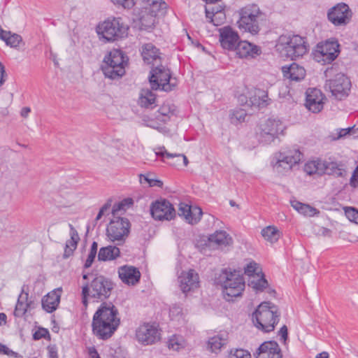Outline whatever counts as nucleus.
<instances>
[{
  "mask_svg": "<svg viewBox=\"0 0 358 358\" xmlns=\"http://www.w3.org/2000/svg\"><path fill=\"white\" fill-rule=\"evenodd\" d=\"M120 324L117 308L111 303H102L93 315L92 333L99 339L108 340Z\"/></svg>",
  "mask_w": 358,
  "mask_h": 358,
  "instance_id": "f257e3e1",
  "label": "nucleus"
},
{
  "mask_svg": "<svg viewBox=\"0 0 358 358\" xmlns=\"http://www.w3.org/2000/svg\"><path fill=\"white\" fill-rule=\"evenodd\" d=\"M113 288L114 285L109 278L101 275L94 276L82 287L83 305L87 308L89 299L96 302L103 301L109 298Z\"/></svg>",
  "mask_w": 358,
  "mask_h": 358,
  "instance_id": "f03ea898",
  "label": "nucleus"
},
{
  "mask_svg": "<svg viewBox=\"0 0 358 358\" xmlns=\"http://www.w3.org/2000/svg\"><path fill=\"white\" fill-rule=\"evenodd\" d=\"M239 15L238 28L252 35L257 34L266 22V14L257 4L246 5L240 10Z\"/></svg>",
  "mask_w": 358,
  "mask_h": 358,
  "instance_id": "7ed1b4c3",
  "label": "nucleus"
},
{
  "mask_svg": "<svg viewBox=\"0 0 358 358\" xmlns=\"http://www.w3.org/2000/svg\"><path fill=\"white\" fill-rule=\"evenodd\" d=\"M278 307L269 302L260 303L252 313V319L255 326L264 332H271L274 330L280 317Z\"/></svg>",
  "mask_w": 358,
  "mask_h": 358,
  "instance_id": "20e7f679",
  "label": "nucleus"
},
{
  "mask_svg": "<svg viewBox=\"0 0 358 358\" xmlns=\"http://www.w3.org/2000/svg\"><path fill=\"white\" fill-rule=\"evenodd\" d=\"M215 283L222 287L225 299L230 301L240 296L245 289V280L239 271L223 269L215 278Z\"/></svg>",
  "mask_w": 358,
  "mask_h": 358,
  "instance_id": "39448f33",
  "label": "nucleus"
},
{
  "mask_svg": "<svg viewBox=\"0 0 358 358\" xmlns=\"http://www.w3.org/2000/svg\"><path fill=\"white\" fill-rule=\"evenodd\" d=\"M278 49L282 56L296 59L308 52V45L306 38L299 35L281 36Z\"/></svg>",
  "mask_w": 358,
  "mask_h": 358,
  "instance_id": "423d86ee",
  "label": "nucleus"
},
{
  "mask_svg": "<svg viewBox=\"0 0 358 358\" xmlns=\"http://www.w3.org/2000/svg\"><path fill=\"white\" fill-rule=\"evenodd\" d=\"M123 52L114 49L104 57L101 70L104 76L112 80L119 79L125 73Z\"/></svg>",
  "mask_w": 358,
  "mask_h": 358,
  "instance_id": "0eeeda50",
  "label": "nucleus"
},
{
  "mask_svg": "<svg viewBox=\"0 0 358 358\" xmlns=\"http://www.w3.org/2000/svg\"><path fill=\"white\" fill-rule=\"evenodd\" d=\"M127 30L128 27L122 22L120 17L107 19L96 28L97 34L106 41H114L127 36Z\"/></svg>",
  "mask_w": 358,
  "mask_h": 358,
  "instance_id": "6e6552de",
  "label": "nucleus"
},
{
  "mask_svg": "<svg viewBox=\"0 0 358 358\" xmlns=\"http://www.w3.org/2000/svg\"><path fill=\"white\" fill-rule=\"evenodd\" d=\"M149 80L153 90L161 89L168 92L177 86V80L171 77L170 70L159 64L151 70Z\"/></svg>",
  "mask_w": 358,
  "mask_h": 358,
  "instance_id": "1a4fd4ad",
  "label": "nucleus"
},
{
  "mask_svg": "<svg viewBox=\"0 0 358 358\" xmlns=\"http://www.w3.org/2000/svg\"><path fill=\"white\" fill-rule=\"evenodd\" d=\"M303 154L299 150L287 152H280L271 162L273 170L279 174L285 175L290 171L293 166L302 159Z\"/></svg>",
  "mask_w": 358,
  "mask_h": 358,
  "instance_id": "9d476101",
  "label": "nucleus"
},
{
  "mask_svg": "<svg viewBox=\"0 0 358 358\" xmlns=\"http://www.w3.org/2000/svg\"><path fill=\"white\" fill-rule=\"evenodd\" d=\"M130 225L128 219L115 217L106 228V235L112 242L124 243L130 232Z\"/></svg>",
  "mask_w": 358,
  "mask_h": 358,
  "instance_id": "9b49d317",
  "label": "nucleus"
},
{
  "mask_svg": "<svg viewBox=\"0 0 358 358\" xmlns=\"http://www.w3.org/2000/svg\"><path fill=\"white\" fill-rule=\"evenodd\" d=\"M339 46L338 41L334 38L318 43L314 53L315 59L323 64L332 62L338 56Z\"/></svg>",
  "mask_w": 358,
  "mask_h": 358,
  "instance_id": "f8f14e48",
  "label": "nucleus"
},
{
  "mask_svg": "<svg viewBox=\"0 0 358 358\" xmlns=\"http://www.w3.org/2000/svg\"><path fill=\"white\" fill-rule=\"evenodd\" d=\"M351 85L350 78L342 73H337L326 83V87L329 89L332 96L338 100H343L349 95Z\"/></svg>",
  "mask_w": 358,
  "mask_h": 358,
  "instance_id": "ddd939ff",
  "label": "nucleus"
},
{
  "mask_svg": "<svg viewBox=\"0 0 358 358\" xmlns=\"http://www.w3.org/2000/svg\"><path fill=\"white\" fill-rule=\"evenodd\" d=\"M285 127L278 119L268 118L259 125V141L268 144L282 133Z\"/></svg>",
  "mask_w": 358,
  "mask_h": 358,
  "instance_id": "4468645a",
  "label": "nucleus"
},
{
  "mask_svg": "<svg viewBox=\"0 0 358 358\" xmlns=\"http://www.w3.org/2000/svg\"><path fill=\"white\" fill-rule=\"evenodd\" d=\"M352 17V11L345 3H339L327 12V19L334 26H344L348 24Z\"/></svg>",
  "mask_w": 358,
  "mask_h": 358,
  "instance_id": "2eb2a0df",
  "label": "nucleus"
},
{
  "mask_svg": "<svg viewBox=\"0 0 358 358\" xmlns=\"http://www.w3.org/2000/svg\"><path fill=\"white\" fill-rule=\"evenodd\" d=\"M150 213L155 220H171L176 216L173 205L166 199L152 202L150 206Z\"/></svg>",
  "mask_w": 358,
  "mask_h": 358,
  "instance_id": "dca6fc26",
  "label": "nucleus"
},
{
  "mask_svg": "<svg viewBox=\"0 0 358 358\" xmlns=\"http://www.w3.org/2000/svg\"><path fill=\"white\" fill-rule=\"evenodd\" d=\"M136 338L143 345H151L159 340L160 334L154 324L149 323L141 325L136 330Z\"/></svg>",
  "mask_w": 358,
  "mask_h": 358,
  "instance_id": "f3484780",
  "label": "nucleus"
},
{
  "mask_svg": "<svg viewBox=\"0 0 358 358\" xmlns=\"http://www.w3.org/2000/svg\"><path fill=\"white\" fill-rule=\"evenodd\" d=\"M219 41L222 48L227 50H234L240 40L238 32L231 27L225 26L219 29Z\"/></svg>",
  "mask_w": 358,
  "mask_h": 358,
  "instance_id": "a211bd4d",
  "label": "nucleus"
},
{
  "mask_svg": "<svg viewBox=\"0 0 358 358\" xmlns=\"http://www.w3.org/2000/svg\"><path fill=\"white\" fill-rule=\"evenodd\" d=\"M243 98H246L245 104L250 107H255L257 108H263L269 104L270 99L268 98V94L266 91L255 88L248 92V97L241 96L240 99L243 101Z\"/></svg>",
  "mask_w": 358,
  "mask_h": 358,
  "instance_id": "6ab92c4d",
  "label": "nucleus"
},
{
  "mask_svg": "<svg viewBox=\"0 0 358 358\" xmlns=\"http://www.w3.org/2000/svg\"><path fill=\"white\" fill-rule=\"evenodd\" d=\"M233 51L236 52L239 58L253 59L262 54L260 47L251 43L247 41H240L236 45V48Z\"/></svg>",
  "mask_w": 358,
  "mask_h": 358,
  "instance_id": "aec40b11",
  "label": "nucleus"
},
{
  "mask_svg": "<svg viewBox=\"0 0 358 358\" xmlns=\"http://www.w3.org/2000/svg\"><path fill=\"white\" fill-rule=\"evenodd\" d=\"M180 289L183 293H187L199 287V275L193 269L182 272L178 277Z\"/></svg>",
  "mask_w": 358,
  "mask_h": 358,
  "instance_id": "412c9836",
  "label": "nucleus"
},
{
  "mask_svg": "<svg viewBox=\"0 0 358 358\" xmlns=\"http://www.w3.org/2000/svg\"><path fill=\"white\" fill-rule=\"evenodd\" d=\"M322 93L316 88L308 89L306 92V106L313 113H319L323 108Z\"/></svg>",
  "mask_w": 358,
  "mask_h": 358,
  "instance_id": "4be33fe9",
  "label": "nucleus"
},
{
  "mask_svg": "<svg viewBox=\"0 0 358 358\" xmlns=\"http://www.w3.org/2000/svg\"><path fill=\"white\" fill-rule=\"evenodd\" d=\"M118 275L122 282L128 285H135L138 283L141 275L137 268L128 265L120 267Z\"/></svg>",
  "mask_w": 358,
  "mask_h": 358,
  "instance_id": "5701e85b",
  "label": "nucleus"
},
{
  "mask_svg": "<svg viewBox=\"0 0 358 358\" xmlns=\"http://www.w3.org/2000/svg\"><path fill=\"white\" fill-rule=\"evenodd\" d=\"M319 165L322 167V175L328 174L336 178H343L346 175L345 165L341 162L331 161V159H329V160H321Z\"/></svg>",
  "mask_w": 358,
  "mask_h": 358,
  "instance_id": "b1692460",
  "label": "nucleus"
},
{
  "mask_svg": "<svg viewBox=\"0 0 358 358\" xmlns=\"http://www.w3.org/2000/svg\"><path fill=\"white\" fill-rule=\"evenodd\" d=\"M256 358H282L279 345L275 341L263 343L257 350Z\"/></svg>",
  "mask_w": 358,
  "mask_h": 358,
  "instance_id": "393cba45",
  "label": "nucleus"
},
{
  "mask_svg": "<svg viewBox=\"0 0 358 358\" xmlns=\"http://www.w3.org/2000/svg\"><path fill=\"white\" fill-rule=\"evenodd\" d=\"M141 55L145 63L148 64L158 65L160 64L162 58L161 52L159 48L151 43H145L142 45Z\"/></svg>",
  "mask_w": 358,
  "mask_h": 358,
  "instance_id": "a878e982",
  "label": "nucleus"
},
{
  "mask_svg": "<svg viewBox=\"0 0 358 358\" xmlns=\"http://www.w3.org/2000/svg\"><path fill=\"white\" fill-rule=\"evenodd\" d=\"M62 292V289L61 287L57 288L43 297L41 301L42 308L47 313H51L57 308L60 302Z\"/></svg>",
  "mask_w": 358,
  "mask_h": 358,
  "instance_id": "bb28decb",
  "label": "nucleus"
},
{
  "mask_svg": "<svg viewBox=\"0 0 358 358\" xmlns=\"http://www.w3.org/2000/svg\"><path fill=\"white\" fill-rule=\"evenodd\" d=\"M282 71L285 78L296 82L303 80L306 74L304 67L294 62L282 66Z\"/></svg>",
  "mask_w": 358,
  "mask_h": 358,
  "instance_id": "cd10ccee",
  "label": "nucleus"
},
{
  "mask_svg": "<svg viewBox=\"0 0 358 358\" xmlns=\"http://www.w3.org/2000/svg\"><path fill=\"white\" fill-rule=\"evenodd\" d=\"M194 210L198 214L197 217L192 216L191 206L185 203H180L179 205L178 215L180 216H183L188 223L194 224L200 220L202 215V211L200 208L194 207Z\"/></svg>",
  "mask_w": 358,
  "mask_h": 358,
  "instance_id": "c85d7f7f",
  "label": "nucleus"
},
{
  "mask_svg": "<svg viewBox=\"0 0 358 358\" xmlns=\"http://www.w3.org/2000/svg\"><path fill=\"white\" fill-rule=\"evenodd\" d=\"M208 241L209 246L218 248L229 245L231 238L225 231H216L209 236Z\"/></svg>",
  "mask_w": 358,
  "mask_h": 358,
  "instance_id": "c756f323",
  "label": "nucleus"
},
{
  "mask_svg": "<svg viewBox=\"0 0 358 358\" xmlns=\"http://www.w3.org/2000/svg\"><path fill=\"white\" fill-rule=\"evenodd\" d=\"M120 256V249L115 245H108L100 248L98 254L99 261L106 262L116 259Z\"/></svg>",
  "mask_w": 358,
  "mask_h": 358,
  "instance_id": "7c9ffc66",
  "label": "nucleus"
},
{
  "mask_svg": "<svg viewBox=\"0 0 358 358\" xmlns=\"http://www.w3.org/2000/svg\"><path fill=\"white\" fill-rule=\"evenodd\" d=\"M69 227L71 239L68 240L66 243V246L64 252V259L69 258L70 256L73 255V251L76 249L77 244L80 240L77 231L71 224H69Z\"/></svg>",
  "mask_w": 358,
  "mask_h": 358,
  "instance_id": "2f4dec72",
  "label": "nucleus"
},
{
  "mask_svg": "<svg viewBox=\"0 0 358 358\" xmlns=\"http://www.w3.org/2000/svg\"><path fill=\"white\" fill-rule=\"evenodd\" d=\"M227 334L223 333L209 338L208 348L212 352L217 353L222 347L227 343Z\"/></svg>",
  "mask_w": 358,
  "mask_h": 358,
  "instance_id": "473e14b6",
  "label": "nucleus"
},
{
  "mask_svg": "<svg viewBox=\"0 0 358 358\" xmlns=\"http://www.w3.org/2000/svg\"><path fill=\"white\" fill-rule=\"evenodd\" d=\"M136 1H138L145 8H149L152 13H158L167 8V3L163 0H136Z\"/></svg>",
  "mask_w": 358,
  "mask_h": 358,
  "instance_id": "72a5a7b5",
  "label": "nucleus"
},
{
  "mask_svg": "<svg viewBox=\"0 0 358 358\" xmlns=\"http://www.w3.org/2000/svg\"><path fill=\"white\" fill-rule=\"evenodd\" d=\"M156 96L150 90H141L138 100V103L140 106L145 108H153Z\"/></svg>",
  "mask_w": 358,
  "mask_h": 358,
  "instance_id": "f704fd0d",
  "label": "nucleus"
},
{
  "mask_svg": "<svg viewBox=\"0 0 358 358\" xmlns=\"http://www.w3.org/2000/svg\"><path fill=\"white\" fill-rule=\"evenodd\" d=\"M206 17L209 22L216 27L223 24L226 20L224 11H210L207 8H206Z\"/></svg>",
  "mask_w": 358,
  "mask_h": 358,
  "instance_id": "c9c22d12",
  "label": "nucleus"
},
{
  "mask_svg": "<svg viewBox=\"0 0 358 358\" xmlns=\"http://www.w3.org/2000/svg\"><path fill=\"white\" fill-rule=\"evenodd\" d=\"M261 234L265 240L271 243L277 242L281 235L280 231L274 226H268L264 228Z\"/></svg>",
  "mask_w": 358,
  "mask_h": 358,
  "instance_id": "e433bc0d",
  "label": "nucleus"
},
{
  "mask_svg": "<svg viewBox=\"0 0 358 358\" xmlns=\"http://www.w3.org/2000/svg\"><path fill=\"white\" fill-rule=\"evenodd\" d=\"M157 13H152L149 10V13L143 14L140 17V24L142 29L148 30L155 27L156 22V15Z\"/></svg>",
  "mask_w": 358,
  "mask_h": 358,
  "instance_id": "4c0bfd02",
  "label": "nucleus"
},
{
  "mask_svg": "<svg viewBox=\"0 0 358 358\" xmlns=\"http://www.w3.org/2000/svg\"><path fill=\"white\" fill-rule=\"evenodd\" d=\"M155 155L157 157H166L169 159L177 157L180 159H182L183 164L185 166H187L189 162L187 158V157L183 154H172L170 152H168L164 147L159 148L158 150L155 151Z\"/></svg>",
  "mask_w": 358,
  "mask_h": 358,
  "instance_id": "58836bf2",
  "label": "nucleus"
},
{
  "mask_svg": "<svg viewBox=\"0 0 358 358\" xmlns=\"http://www.w3.org/2000/svg\"><path fill=\"white\" fill-rule=\"evenodd\" d=\"M321 160L311 161L305 164L304 170L310 176L315 173L322 175V167L319 165Z\"/></svg>",
  "mask_w": 358,
  "mask_h": 358,
  "instance_id": "ea45409f",
  "label": "nucleus"
},
{
  "mask_svg": "<svg viewBox=\"0 0 358 358\" xmlns=\"http://www.w3.org/2000/svg\"><path fill=\"white\" fill-rule=\"evenodd\" d=\"M32 301L29 303H22V302L17 301L15 308L14 310V315L17 317H23L29 308H31Z\"/></svg>",
  "mask_w": 358,
  "mask_h": 358,
  "instance_id": "a19ab883",
  "label": "nucleus"
},
{
  "mask_svg": "<svg viewBox=\"0 0 358 358\" xmlns=\"http://www.w3.org/2000/svg\"><path fill=\"white\" fill-rule=\"evenodd\" d=\"M4 42L11 48H17L20 46V43L22 42V38L21 36L17 34H12L10 31V34L6 36Z\"/></svg>",
  "mask_w": 358,
  "mask_h": 358,
  "instance_id": "79ce46f5",
  "label": "nucleus"
},
{
  "mask_svg": "<svg viewBox=\"0 0 358 358\" xmlns=\"http://www.w3.org/2000/svg\"><path fill=\"white\" fill-rule=\"evenodd\" d=\"M246 115L247 113L243 109H236L230 114L231 122L234 124L244 122Z\"/></svg>",
  "mask_w": 358,
  "mask_h": 358,
  "instance_id": "37998d69",
  "label": "nucleus"
},
{
  "mask_svg": "<svg viewBox=\"0 0 358 358\" xmlns=\"http://www.w3.org/2000/svg\"><path fill=\"white\" fill-rule=\"evenodd\" d=\"M250 285L252 286L253 289L256 291H263L268 286V281L265 279L264 276L262 275L261 278H258L256 280H251L250 282Z\"/></svg>",
  "mask_w": 358,
  "mask_h": 358,
  "instance_id": "c03bdc74",
  "label": "nucleus"
},
{
  "mask_svg": "<svg viewBox=\"0 0 358 358\" xmlns=\"http://www.w3.org/2000/svg\"><path fill=\"white\" fill-rule=\"evenodd\" d=\"M344 210L348 219L358 224V210L353 207H345Z\"/></svg>",
  "mask_w": 358,
  "mask_h": 358,
  "instance_id": "a18cd8bd",
  "label": "nucleus"
},
{
  "mask_svg": "<svg viewBox=\"0 0 358 358\" xmlns=\"http://www.w3.org/2000/svg\"><path fill=\"white\" fill-rule=\"evenodd\" d=\"M143 180L145 182H148L150 187H162V185H163L162 181H161L159 180H157V179H155V178H150V175H146V176L141 175L140 176V180H141V183L143 182Z\"/></svg>",
  "mask_w": 358,
  "mask_h": 358,
  "instance_id": "49530a36",
  "label": "nucleus"
},
{
  "mask_svg": "<svg viewBox=\"0 0 358 358\" xmlns=\"http://www.w3.org/2000/svg\"><path fill=\"white\" fill-rule=\"evenodd\" d=\"M229 358H251V355L248 350L236 349L231 350Z\"/></svg>",
  "mask_w": 358,
  "mask_h": 358,
  "instance_id": "de8ad7c7",
  "label": "nucleus"
},
{
  "mask_svg": "<svg viewBox=\"0 0 358 358\" xmlns=\"http://www.w3.org/2000/svg\"><path fill=\"white\" fill-rule=\"evenodd\" d=\"M111 1L118 6L124 9L130 10L134 7L137 3L136 0H111Z\"/></svg>",
  "mask_w": 358,
  "mask_h": 358,
  "instance_id": "09e8293b",
  "label": "nucleus"
},
{
  "mask_svg": "<svg viewBox=\"0 0 358 358\" xmlns=\"http://www.w3.org/2000/svg\"><path fill=\"white\" fill-rule=\"evenodd\" d=\"M299 213L301 214H303L306 216L311 217V216H314L315 214L318 213L319 211L316 208L309 206L308 204L303 203Z\"/></svg>",
  "mask_w": 358,
  "mask_h": 358,
  "instance_id": "8fccbe9b",
  "label": "nucleus"
},
{
  "mask_svg": "<svg viewBox=\"0 0 358 358\" xmlns=\"http://www.w3.org/2000/svg\"><path fill=\"white\" fill-rule=\"evenodd\" d=\"M127 203H132V199H124L122 201L118 203H116L113 206V210H112V213L113 214V215L115 216L116 215V213L121 210H124V207L127 204Z\"/></svg>",
  "mask_w": 358,
  "mask_h": 358,
  "instance_id": "3c124183",
  "label": "nucleus"
},
{
  "mask_svg": "<svg viewBox=\"0 0 358 358\" xmlns=\"http://www.w3.org/2000/svg\"><path fill=\"white\" fill-rule=\"evenodd\" d=\"M0 354L6 355L10 357H14L16 358H22L21 355H19L17 352L9 349L6 345L0 343Z\"/></svg>",
  "mask_w": 358,
  "mask_h": 358,
  "instance_id": "603ef678",
  "label": "nucleus"
},
{
  "mask_svg": "<svg viewBox=\"0 0 358 358\" xmlns=\"http://www.w3.org/2000/svg\"><path fill=\"white\" fill-rule=\"evenodd\" d=\"M48 335H49V331H48V329H46L45 328H39L33 334V339L35 341H38L41 338H45Z\"/></svg>",
  "mask_w": 358,
  "mask_h": 358,
  "instance_id": "864d4df0",
  "label": "nucleus"
},
{
  "mask_svg": "<svg viewBox=\"0 0 358 358\" xmlns=\"http://www.w3.org/2000/svg\"><path fill=\"white\" fill-rule=\"evenodd\" d=\"M257 264L255 262H250L247 264L246 267H245V273L248 275H253L256 273Z\"/></svg>",
  "mask_w": 358,
  "mask_h": 358,
  "instance_id": "5fc2aeb1",
  "label": "nucleus"
},
{
  "mask_svg": "<svg viewBox=\"0 0 358 358\" xmlns=\"http://www.w3.org/2000/svg\"><path fill=\"white\" fill-rule=\"evenodd\" d=\"M350 185L353 187H358V165L355 168L350 180Z\"/></svg>",
  "mask_w": 358,
  "mask_h": 358,
  "instance_id": "6e6d98bb",
  "label": "nucleus"
},
{
  "mask_svg": "<svg viewBox=\"0 0 358 358\" xmlns=\"http://www.w3.org/2000/svg\"><path fill=\"white\" fill-rule=\"evenodd\" d=\"M24 285L22 288V291L20 294L18 296L17 301L22 302V303H29L28 301L29 293L27 292H24Z\"/></svg>",
  "mask_w": 358,
  "mask_h": 358,
  "instance_id": "4d7b16f0",
  "label": "nucleus"
},
{
  "mask_svg": "<svg viewBox=\"0 0 358 358\" xmlns=\"http://www.w3.org/2000/svg\"><path fill=\"white\" fill-rule=\"evenodd\" d=\"M48 351L49 358H58L57 348L55 345H48Z\"/></svg>",
  "mask_w": 358,
  "mask_h": 358,
  "instance_id": "13d9d810",
  "label": "nucleus"
},
{
  "mask_svg": "<svg viewBox=\"0 0 358 358\" xmlns=\"http://www.w3.org/2000/svg\"><path fill=\"white\" fill-rule=\"evenodd\" d=\"M96 254H94V253H92V252H90L89 253L88 256H87V258L85 261V268H89L92 266L95 257H96Z\"/></svg>",
  "mask_w": 358,
  "mask_h": 358,
  "instance_id": "bf43d9fd",
  "label": "nucleus"
},
{
  "mask_svg": "<svg viewBox=\"0 0 358 358\" xmlns=\"http://www.w3.org/2000/svg\"><path fill=\"white\" fill-rule=\"evenodd\" d=\"M278 335L282 337L283 341H286L288 337V331L286 325H283L278 331Z\"/></svg>",
  "mask_w": 358,
  "mask_h": 358,
  "instance_id": "052dcab7",
  "label": "nucleus"
},
{
  "mask_svg": "<svg viewBox=\"0 0 358 358\" xmlns=\"http://www.w3.org/2000/svg\"><path fill=\"white\" fill-rule=\"evenodd\" d=\"M5 76H6L5 67L2 63L0 62V87L2 86L6 81Z\"/></svg>",
  "mask_w": 358,
  "mask_h": 358,
  "instance_id": "680f3d73",
  "label": "nucleus"
},
{
  "mask_svg": "<svg viewBox=\"0 0 358 358\" xmlns=\"http://www.w3.org/2000/svg\"><path fill=\"white\" fill-rule=\"evenodd\" d=\"M355 129V127H348L347 129H343L339 133V136L342 137L346 136L347 134H350V133L353 132Z\"/></svg>",
  "mask_w": 358,
  "mask_h": 358,
  "instance_id": "e2e57ef3",
  "label": "nucleus"
},
{
  "mask_svg": "<svg viewBox=\"0 0 358 358\" xmlns=\"http://www.w3.org/2000/svg\"><path fill=\"white\" fill-rule=\"evenodd\" d=\"M30 112L31 108L29 107H23L21 110L20 115L22 117L26 118L28 117Z\"/></svg>",
  "mask_w": 358,
  "mask_h": 358,
  "instance_id": "0e129e2a",
  "label": "nucleus"
},
{
  "mask_svg": "<svg viewBox=\"0 0 358 358\" xmlns=\"http://www.w3.org/2000/svg\"><path fill=\"white\" fill-rule=\"evenodd\" d=\"M291 205L296 210H297L299 212L303 205V203H301L298 201L294 200V201H291Z\"/></svg>",
  "mask_w": 358,
  "mask_h": 358,
  "instance_id": "69168bd1",
  "label": "nucleus"
},
{
  "mask_svg": "<svg viewBox=\"0 0 358 358\" xmlns=\"http://www.w3.org/2000/svg\"><path fill=\"white\" fill-rule=\"evenodd\" d=\"M8 34H10V31L3 29L0 25V39L4 41Z\"/></svg>",
  "mask_w": 358,
  "mask_h": 358,
  "instance_id": "338daca9",
  "label": "nucleus"
},
{
  "mask_svg": "<svg viewBox=\"0 0 358 358\" xmlns=\"http://www.w3.org/2000/svg\"><path fill=\"white\" fill-rule=\"evenodd\" d=\"M90 355L91 358H101L94 348L90 349Z\"/></svg>",
  "mask_w": 358,
  "mask_h": 358,
  "instance_id": "774afa93",
  "label": "nucleus"
}]
</instances>
